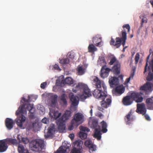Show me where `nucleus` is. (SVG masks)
<instances>
[{
    "label": "nucleus",
    "instance_id": "obj_6",
    "mask_svg": "<svg viewBox=\"0 0 153 153\" xmlns=\"http://www.w3.org/2000/svg\"><path fill=\"white\" fill-rule=\"evenodd\" d=\"M30 146L32 150L35 152L40 151L44 147V141L41 140H36L33 141Z\"/></svg>",
    "mask_w": 153,
    "mask_h": 153
},
{
    "label": "nucleus",
    "instance_id": "obj_4",
    "mask_svg": "<svg viewBox=\"0 0 153 153\" xmlns=\"http://www.w3.org/2000/svg\"><path fill=\"white\" fill-rule=\"evenodd\" d=\"M76 88L82 91V94L81 97L82 99H86L87 97L91 95V92L88 86L82 83H79L76 86Z\"/></svg>",
    "mask_w": 153,
    "mask_h": 153
},
{
    "label": "nucleus",
    "instance_id": "obj_63",
    "mask_svg": "<svg viewBox=\"0 0 153 153\" xmlns=\"http://www.w3.org/2000/svg\"><path fill=\"white\" fill-rule=\"evenodd\" d=\"M98 116L100 117V118H101V117H103V114H101V113H99L98 114Z\"/></svg>",
    "mask_w": 153,
    "mask_h": 153
},
{
    "label": "nucleus",
    "instance_id": "obj_59",
    "mask_svg": "<svg viewBox=\"0 0 153 153\" xmlns=\"http://www.w3.org/2000/svg\"><path fill=\"white\" fill-rule=\"evenodd\" d=\"M147 22V20L146 18L143 17L142 19L141 25H142L143 23H146Z\"/></svg>",
    "mask_w": 153,
    "mask_h": 153
},
{
    "label": "nucleus",
    "instance_id": "obj_49",
    "mask_svg": "<svg viewBox=\"0 0 153 153\" xmlns=\"http://www.w3.org/2000/svg\"><path fill=\"white\" fill-rule=\"evenodd\" d=\"M80 129L81 131H87L88 132L90 131V129L87 127H85L81 126L79 128Z\"/></svg>",
    "mask_w": 153,
    "mask_h": 153
},
{
    "label": "nucleus",
    "instance_id": "obj_47",
    "mask_svg": "<svg viewBox=\"0 0 153 153\" xmlns=\"http://www.w3.org/2000/svg\"><path fill=\"white\" fill-rule=\"evenodd\" d=\"M76 123L74 122L72 123V120L71 121V124L68 127V129L70 130H73L74 127H77L78 126L76 125Z\"/></svg>",
    "mask_w": 153,
    "mask_h": 153
},
{
    "label": "nucleus",
    "instance_id": "obj_57",
    "mask_svg": "<svg viewBox=\"0 0 153 153\" xmlns=\"http://www.w3.org/2000/svg\"><path fill=\"white\" fill-rule=\"evenodd\" d=\"M47 85V83L46 82L41 83L40 85L41 88L42 89H44Z\"/></svg>",
    "mask_w": 153,
    "mask_h": 153
},
{
    "label": "nucleus",
    "instance_id": "obj_42",
    "mask_svg": "<svg viewBox=\"0 0 153 153\" xmlns=\"http://www.w3.org/2000/svg\"><path fill=\"white\" fill-rule=\"evenodd\" d=\"M117 62H119L117 60L116 58L115 57H114L111 58L109 64L110 65H112L114 63V64H116Z\"/></svg>",
    "mask_w": 153,
    "mask_h": 153
},
{
    "label": "nucleus",
    "instance_id": "obj_39",
    "mask_svg": "<svg viewBox=\"0 0 153 153\" xmlns=\"http://www.w3.org/2000/svg\"><path fill=\"white\" fill-rule=\"evenodd\" d=\"M66 149H64L63 148V147L61 146L57 151L54 153H66Z\"/></svg>",
    "mask_w": 153,
    "mask_h": 153
},
{
    "label": "nucleus",
    "instance_id": "obj_7",
    "mask_svg": "<svg viewBox=\"0 0 153 153\" xmlns=\"http://www.w3.org/2000/svg\"><path fill=\"white\" fill-rule=\"evenodd\" d=\"M84 116L80 113H78L75 114L74 118L72 120V122H74L76 123V125L78 126L79 125L83 123Z\"/></svg>",
    "mask_w": 153,
    "mask_h": 153
},
{
    "label": "nucleus",
    "instance_id": "obj_14",
    "mask_svg": "<svg viewBox=\"0 0 153 153\" xmlns=\"http://www.w3.org/2000/svg\"><path fill=\"white\" fill-rule=\"evenodd\" d=\"M140 89L144 91L146 93L152 91V84L151 83L147 82L146 84L141 87Z\"/></svg>",
    "mask_w": 153,
    "mask_h": 153
},
{
    "label": "nucleus",
    "instance_id": "obj_51",
    "mask_svg": "<svg viewBox=\"0 0 153 153\" xmlns=\"http://www.w3.org/2000/svg\"><path fill=\"white\" fill-rule=\"evenodd\" d=\"M67 56L68 57L71 59H73L74 57V52H70L68 53Z\"/></svg>",
    "mask_w": 153,
    "mask_h": 153
},
{
    "label": "nucleus",
    "instance_id": "obj_16",
    "mask_svg": "<svg viewBox=\"0 0 153 153\" xmlns=\"http://www.w3.org/2000/svg\"><path fill=\"white\" fill-rule=\"evenodd\" d=\"M4 140L5 141L7 145L8 144L9 145H13L17 146L19 144L18 141L16 139H15L7 138L4 139Z\"/></svg>",
    "mask_w": 153,
    "mask_h": 153
},
{
    "label": "nucleus",
    "instance_id": "obj_32",
    "mask_svg": "<svg viewBox=\"0 0 153 153\" xmlns=\"http://www.w3.org/2000/svg\"><path fill=\"white\" fill-rule=\"evenodd\" d=\"M71 112L70 110H67L66 111L65 113L61 117V118H63L64 120H66L69 118L71 117Z\"/></svg>",
    "mask_w": 153,
    "mask_h": 153
},
{
    "label": "nucleus",
    "instance_id": "obj_38",
    "mask_svg": "<svg viewBox=\"0 0 153 153\" xmlns=\"http://www.w3.org/2000/svg\"><path fill=\"white\" fill-rule=\"evenodd\" d=\"M98 122L97 120L95 119H94L92 120L91 126V127L92 128H96L97 127L98 128H99V127H100V126H101L100 125L98 126Z\"/></svg>",
    "mask_w": 153,
    "mask_h": 153
},
{
    "label": "nucleus",
    "instance_id": "obj_28",
    "mask_svg": "<svg viewBox=\"0 0 153 153\" xmlns=\"http://www.w3.org/2000/svg\"><path fill=\"white\" fill-rule=\"evenodd\" d=\"M57 95H53L51 96V102L49 106L54 107L56 105L57 101Z\"/></svg>",
    "mask_w": 153,
    "mask_h": 153
},
{
    "label": "nucleus",
    "instance_id": "obj_44",
    "mask_svg": "<svg viewBox=\"0 0 153 153\" xmlns=\"http://www.w3.org/2000/svg\"><path fill=\"white\" fill-rule=\"evenodd\" d=\"M59 62L61 64H68L69 62V59L67 58L63 59L60 60Z\"/></svg>",
    "mask_w": 153,
    "mask_h": 153
},
{
    "label": "nucleus",
    "instance_id": "obj_41",
    "mask_svg": "<svg viewBox=\"0 0 153 153\" xmlns=\"http://www.w3.org/2000/svg\"><path fill=\"white\" fill-rule=\"evenodd\" d=\"M35 109L31 110V111L29 112V116L30 118L31 119H34L35 117Z\"/></svg>",
    "mask_w": 153,
    "mask_h": 153
},
{
    "label": "nucleus",
    "instance_id": "obj_40",
    "mask_svg": "<svg viewBox=\"0 0 153 153\" xmlns=\"http://www.w3.org/2000/svg\"><path fill=\"white\" fill-rule=\"evenodd\" d=\"M79 137L82 139L86 138L87 136V134L83 132H80L79 134Z\"/></svg>",
    "mask_w": 153,
    "mask_h": 153
},
{
    "label": "nucleus",
    "instance_id": "obj_56",
    "mask_svg": "<svg viewBox=\"0 0 153 153\" xmlns=\"http://www.w3.org/2000/svg\"><path fill=\"white\" fill-rule=\"evenodd\" d=\"M53 68L59 71H60L61 70V69L59 67L58 65L56 64L54 65Z\"/></svg>",
    "mask_w": 153,
    "mask_h": 153
},
{
    "label": "nucleus",
    "instance_id": "obj_48",
    "mask_svg": "<svg viewBox=\"0 0 153 153\" xmlns=\"http://www.w3.org/2000/svg\"><path fill=\"white\" fill-rule=\"evenodd\" d=\"M123 27L124 29V30H123V31H125L126 32L125 30L124 29V28H126V29H127L128 32H130V27L129 26V25L128 24L124 25L123 26Z\"/></svg>",
    "mask_w": 153,
    "mask_h": 153
},
{
    "label": "nucleus",
    "instance_id": "obj_29",
    "mask_svg": "<svg viewBox=\"0 0 153 153\" xmlns=\"http://www.w3.org/2000/svg\"><path fill=\"white\" fill-rule=\"evenodd\" d=\"M74 148H76L77 150L82 151V142L80 140H77L74 143Z\"/></svg>",
    "mask_w": 153,
    "mask_h": 153
},
{
    "label": "nucleus",
    "instance_id": "obj_2",
    "mask_svg": "<svg viewBox=\"0 0 153 153\" xmlns=\"http://www.w3.org/2000/svg\"><path fill=\"white\" fill-rule=\"evenodd\" d=\"M31 97L32 96H28L27 99L24 97L22 98L21 101L22 105L20 106L18 110L16 111V115L18 116L20 114H26L27 111L25 109V107L29 112L31 111V110L35 109L33 107V104L29 103L31 101L30 99Z\"/></svg>",
    "mask_w": 153,
    "mask_h": 153
},
{
    "label": "nucleus",
    "instance_id": "obj_34",
    "mask_svg": "<svg viewBox=\"0 0 153 153\" xmlns=\"http://www.w3.org/2000/svg\"><path fill=\"white\" fill-rule=\"evenodd\" d=\"M77 73L78 75H82L85 72V69L82 68V66H78L77 68Z\"/></svg>",
    "mask_w": 153,
    "mask_h": 153
},
{
    "label": "nucleus",
    "instance_id": "obj_18",
    "mask_svg": "<svg viewBox=\"0 0 153 153\" xmlns=\"http://www.w3.org/2000/svg\"><path fill=\"white\" fill-rule=\"evenodd\" d=\"M93 42L96 46L100 47L102 45L101 38L99 35L93 37Z\"/></svg>",
    "mask_w": 153,
    "mask_h": 153
},
{
    "label": "nucleus",
    "instance_id": "obj_25",
    "mask_svg": "<svg viewBox=\"0 0 153 153\" xmlns=\"http://www.w3.org/2000/svg\"><path fill=\"white\" fill-rule=\"evenodd\" d=\"M8 146L4 140H0V152H5L7 149Z\"/></svg>",
    "mask_w": 153,
    "mask_h": 153
},
{
    "label": "nucleus",
    "instance_id": "obj_61",
    "mask_svg": "<svg viewBox=\"0 0 153 153\" xmlns=\"http://www.w3.org/2000/svg\"><path fill=\"white\" fill-rule=\"evenodd\" d=\"M145 117L146 119L148 120H150V118L149 116L147 114H145Z\"/></svg>",
    "mask_w": 153,
    "mask_h": 153
},
{
    "label": "nucleus",
    "instance_id": "obj_12",
    "mask_svg": "<svg viewBox=\"0 0 153 153\" xmlns=\"http://www.w3.org/2000/svg\"><path fill=\"white\" fill-rule=\"evenodd\" d=\"M69 97L73 106H76L78 105L79 98L77 96L74 95L72 93H71L69 94Z\"/></svg>",
    "mask_w": 153,
    "mask_h": 153
},
{
    "label": "nucleus",
    "instance_id": "obj_24",
    "mask_svg": "<svg viewBox=\"0 0 153 153\" xmlns=\"http://www.w3.org/2000/svg\"><path fill=\"white\" fill-rule=\"evenodd\" d=\"M55 128L54 125L51 126L48 128V131L46 134L45 135V138H48L49 137H51L53 133L55 131Z\"/></svg>",
    "mask_w": 153,
    "mask_h": 153
},
{
    "label": "nucleus",
    "instance_id": "obj_45",
    "mask_svg": "<svg viewBox=\"0 0 153 153\" xmlns=\"http://www.w3.org/2000/svg\"><path fill=\"white\" fill-rule=\"evenodd\" d=\"M153 79V74L151 71L149 72L147 77V80L148 81H151Z\"/></svg>",
    "mask_w": 153,
    "mask_h": 153
},
{
    "label": "nucleus",
    "instance_id": "obj_11",
    "mask_svg": "<svg viewBox=\"0 0 153 153\" xmlns=\"http://www.w3.org/2000/svg\"><path fill=\"white\" fill-rule=\"evenodd\" d=\"M130 96L133 100L137 102H140L143 100V98L139 93L133 92L131 94Z\"/></svg>",
    "mask_w": 153,
    "mask_h": 153
},
{
    "label": "nucleus",
    "instance_id": "obj_31",
    "mask_svg": "<svg viewBox=\"0 0 153 153\" xmlns=\"http://www.w3.org/2000/svg\"><path fill=\"white\" fill-rule=\"evenodd\" d=\"M73 81L72 78L70 77H67L65 79L62 80L61 83L63 84L71 85L73 83Z\"/></svg>",
    "mask_w": 153,
    "mask_h": 153
},
{
    "label": "nucleus",
    "instance_id": "obj_33",
    "mask_svg": "<svg viewBox=\"0 0 153 153\" xmlns=\"http://www.w3.org/2000/svg\"><path fill=\"white\" fill-rule=\"evenodd\" d=\"M97 63L100 66H106V63L104 57H100L98 60Z\"/></svg>",
    "mask_w": 153,
    "mask_h": 153
},
{
    "label": "nucleus",
    "instance_id": "obj_43",
    "mask_svg": "<svg viewBox=\"0 0 153 153\" xmlns=\"http://www.w3.org/2000/svg\"><path fill=\"white\" fill-rule=\"evenodd\" d=\"M89 151L90 153H92L96 150V146L92 144L89 147Z\"/></svg>",
    "mask_w": 153,
    "mask_h": 153
},
{
    "label": "nucleus",
    "instance_id": "obj_62",
    "mask_svg": "<svg viewBox=\"0 0 153 153\" xmlns=\"http://www.w3.org/2000/svg\"><path fill=\"white\" fill-rule=\"evenodd\" d=\"M60 80L57 79L56 80V84L57 85L60 86Z\"/></svg>",
    "mask_w": 153,
    "mask_h": 153
},
{
    "label": "nucleus",
    "instance_id": "obj_58",
    "mask_svg": "<svg viewBox=\"0 0 153 153\" xmlns=\"http://www.w3.org/2000/svg\"><path fill=\"white\" fill-rule=\"evenodd\" d=\"M36 122H33L31 123L30 125V128H33L36 126Z\"/></svg>",
    "mask_w": 153,
    "mask_h": 153
},
{
    "label": "nucleus",
    "instance_id": "obj_15",
    "mask_svg": "<svg viewBox=\"0 0 153 153\" xmlns=\"http://www.w3.org/2000/svg\"><path fill=\"white\" fill-rule=\"evenodd\" d=\"M50 112L49 114L50 117L55 120L59 118L61 115V113H59L57 111H55L53 109L49 108Z\"/></svg>",
    "mask_w": 153,
    "mask_h": 153
},
{
    "label": "nucleus",
    "instance_id": "obj_53",
    "mask_svg": "<svg viewBox=\"0 0 153 153\" xmlns=\"http://www.w3.org/2000/svg\"><path fill=\"white\" fill-rule=\"evenodd\" d=\"M140 58V55L138 53H136L135 58V62L136 64H137Z\"/></svg>",
    "mask_w": 153,
    "mask_h": 153
},
{
    "label": "nucleus",
    "instance_id": "obj_20",
    "mask_svg": "<svg viewBox=\"0 0 153 153\" xmlns=\"http://www.w3.org/2000/svg\"><path fill=\"white\" fill-rule=\"evenodd\" d=\"M21 116H19L16 119V123L18 126L20 128L22 126L23 123L26 120V117L24 116L23 114H21Z\"/></svg>",
    "mask_w": 153,
    "mask_h": 153
},
{
    "label": "nucleus",
    "instance_id": "obj_8",
    "mask_svg": "<svg viewBox=\"0 0 153 153\" xmlns=\"http://www.w3.org/2000/svg\"><path fill=\"white\" fill-rule=\"evenodd\" d=\"M101 100H102L101 102V106L105 108H107L108 107L111 103V99L108 97L107 95Z\"/></svg>",
    "mask_w": 153,
    "mask_h": 153
},
{
    "label": "nucleus",
    "instance_id": "obj_60",
    "mask_svg": "<svg viewBox=\"0 0 153 153\" xmlns=\"http://www.w3.org/2000/svg\"><path fill=\"white\" fill-rule=\"evenodd\" d=\"M69 137L71 138V140H72L74 139V134H69Z\"/></svg>",
    "mask_w": 153,
    "mask_h": 153
},
{
    "label": "nucleus",
    "instance_id": "obj_9",
    "mask_svg": "<svg viewBox=\"0 0 153 153\" xmlns=\"http://www.w3.org/2000/svg\"><path fill=\"white\" fill-rule=\"evenodd\" d=\"M134 116L133 115L131 110L128 113L125 117V120L126 124L130 125L135 119Z\"/></svg>",
    "mask_w": 153,
    "mask_h": 153
},
{
    "label": "nucleus",
    "instance_id": "obj_55",
    "mask_svg": "<svg viewBox=\"0 0 153 153\" xmlns=\"http://www.w3.org/2000/svg\"><path fill=\"white\" fill-rule=\"evenodd\" d=\"M42 123H44L47 124L48 123L49 120L48 119L45 117L42 119Z\"/></svg>",
    "mask_w": 153,
    "mask_h": 153
},
{
    "label": "nucleus",
    "instance_id": "obj_50",
    "mask_svg": "<svg viewBox=\"0 0 153 153\" xmlns=\"http://www.w3.org/2000/svg\"><path fill=\"white\" fill-rule=\"evenodd\" d=\"M93 144L92 141L89 140H87L86 141L85 143V146L87 147H89L91 145Z\"/></svg>",
    "mask_w": 153,
    "mask_h": 153
},
{
    "label": "nucleus",
    "instance_id": "obj_26",
    "mask_svg": "<svg viewBox=\"0 0 153 153\" xmlns=\"http://www.w3.org/2000/svg\"><path fill=\"white\" fill-rule=\"evenodd\" d=\"M17 138L19 140V144L23 143L24 144H26L28 143L29 142V140L27 137H22L19 135H17Z\"/></svg>",
    "mask_w": 153,
    "mask_h": 153
},
{
    "label": "nucleus",
    "instance_id": "obj_52",
    "mask_svg": "<svg viewBox=\"0 0 153 153\" xmlns=\"http://www.w3.org/2000/svg\"><path fill=\"white\" fill-rule=\"evenodd\" d=\"M71 153H82V151L77 150L76 148H73L71 150Z\"/></svg>",
    "mask_w": 153,
    "mask_h": 153
},
{
    "label": "nucleus",
    "instance_id": "obj_1",
    "mask_svg": "<svg viewBox=\"0 0 153 153\" xmlns=\"http://www.w3.org/2000/svg\"><path fill=\"white\" fill-rule=\"evenodd\" d=\"M92 84L97 88L93 92L94 97L100 100L107 96V87L103 81L95 76L93 80Z\"/></svg>",
    "mask_w": 153,
    "mask_h": 153
},
{
    "label": "nucleus",
    "instance_id": "obj_27",
    "mask_svg": "<svg viewBox=\"0 0 153 153\" xmlns=\"http://www.w3.org/2000/svg\"><path fill=\"white\" fill-rule=\"evenodd\" d=\"M124 91L125 89L123 87L117 86L115 89L114 94L117 95H121L124 92Z\"/></svg>",
    "mask_w": 153,
    "mask_h": 153
},
{
    "label": "nucleus",
    "instance_id": "obj_21",
    "mask_svg": "<svg viewBox=\"0 0 153 153\" xmlns=\"http://www.w3.org/2000/svg\"><path fill=\"white\" fill-rule=\"evenodd\" d=\"M5 123L6 126L8 130H10L13 128L14 123L12 119L7 118L5 120Z\"/></svg>",
    "mask_w": 153,
    "mask_h": 153
},
{
    "label": "nucleus",
    "instance_id": "obj_5",
    "mask_svg": "<svg viewBox=\"0 0 153 153\" xmlns=\"http://www.w3.org/2000/svg\"><path fill=\"white\" fill-rule=\"evenodd\" d=\"M100 125L101 127H99L98 128H96L94 134V137L98 140H100L102 134L101 131L103 133H105L108 131L107 129V124L104 121H102L100 123Z\"/></svg>",
    "mask_w": 153,
    "mask_h": 153
},
{
    "label": "nucleus",
    "instance_id": "obj_54",
    "mask_svg": "<svg viewBox=\"0 0 153 153\" xmlns=\"http://www.w3.org/2000/svg\"><path fill=\"white\" fill-rule=\"evenodd\" d=\"M150 55H148L147 58V59H146V63L145 66L144 71V74H145V73L146 72L147 67L148 65V62L149 59V58L150 57Z\"/></svg>",
    "mask_w": 153,
    "mask_h": 153
},
{
    "label": "nucleus",
    "instance_id": "obj_23",
    "mask_svg": "<svg viewBox=\"0 0 153 153\" xmlns=\"http://www.w3.org/2000/svg\"><path fill=\"white\" fill-rule=\"evenodd\" d=\"M65 121L61 117L56 120V123L58 126V128L59 130H63L64 129V123Z\"/></svg>",
    "mask_w": 153,
    "mask_h": 153
},
{
    "label": "nucleus",
    "instance_id": "obj_19",
    "mask_svg": "<svg viewBox=\"0 0 153 153\" xmlns=\"http://www.w3.org/2000/svg\"><path fill=\"white\" fill-rule=\"evenodd\" d=\"M122 102L124 105L128 106L131 105L132 103L133 100L130 95L127 96L123 98Z\"/></svg>",
    "mask_w": 153,
    "mask_h": 153
},
{
    "label": "nucleus",
    "instance_id": "obj_35",
    "mask_svg": "<svg viewBox=\"0 0 153 153\" xmlns=\"http://www.w3.org/2000/svg\"><path fill=\"white\" fill-rule=\"evenodd\" d=\"M88 51L90 53H94L97 51V49L93 44H90L88 48Z\"/></svg>",
    "mask_w": 153,
    "mask_h": 153
},
{
    "label": "nucleus",
    "instance_id": "obj_64",
    "mask_svg": "<svg viewBox=\"0 0 153 153\" xmlns=\"http://www.w3.org/2000/svg\"><path fill=\"white\" fill-rule=\"evenodd\" d=\"M98 109L99 110L102 111H103V109L101 107H98Z\"/></svg>",
    "mask_w": 153,
    "mask_h": 153
},
{
    "label": "nucleus",
    "instance_id": "obj_17",
    "mask_svg": "<svg viewBox=\"0 0 153 153\" xmlns=\"http://www.w3.org/2000/svg\"><path fill=\"white\" fill-rule=\"evenodd\" d=\"M111 69V71L116 74H119L120 73V64L119 62H117Z\"/></svg>",
    "mask_w": 153,
    "mask_h": 153
},
{
    "label": "nucleus",
    "instance_id": "obj_10",
    "mask_svg": "<svg viewBox=\"0 0 153 153\" xmlns=\"http://www.w3.org/2000/svg\"><path fill=\"white\" fill-rule=\"evenodd\" d=\"M111 69L107 67L106 66H103L101 68L100 76L101 78H105L108 77Z\"/></svg>",
    "mask_w": 153,
    "mask_h": 153
},
{
    "label": "nucleus",
    "instance_id": "obj_3",
    "mask_svg": "<svg viewBox=\"0 0 153 153\" xmlns=\"http://www.w3.org/2000/svg\"><path fill=\"white\" fill-rule=\"evenodd\" d=\"M121 33L122 36L121 38L117 37L115 40L111 37L110 42V44L111 45L113 46L116 48H118L121 46L122 43L123 48L125 49L127 47V46H125L127 39L126 33L125 31H122Z\"/></svg>",
    "mask_w": 153,
    "mask_h": 153
},
{
    "label": "nucleus",
    "instance_id": "obj_36",
    "mask_svg": "<svg viewBox=\"0 0 153 153\" xmlns=\"http://www.w3.org/2000/svg\"><path fill=\"white\" fill-rule=\"evenodd\" d=\"M66 96L65 94H63L61 96L60 99L61 101V102L64 105H66L67 104V102L66 100Z\"/></svg>",
    "mask_w": 153,
    "mask_h": 153
},
{
    "label": "nucleus",
    "instance_id": "obj_46",
    "mask_svg": "<svg viewBox=\"0 0 153 153\" xmlns=\"http://www.w3.org/2000/svg\"><path fill=\"white\" fill-rule=\"evenodd\" d=\"M134 75V72H133L131 74L129 77L126 79L125 82V83L126 84L130 82L131 79H133Z\"/></svg>",
    "mask_w": 153,
    "mask_h": 153
},
{
    "label": "nucleus",
    "instance_id": "obj_37",
    "mask_svg": "<svg viewBox=\"0 0 153 153\" xmlns=\"http://www.w3.org/2000/svg\"><path fill=\"white\" fill-rule=\"evenodd\" d=\"M18 146V150L19 153H22L25 152L26 150L25 149V148L23 145L21 144H19Z\"/></svg>",
    "mask_w": 153,
    "mask_h": 153
},
{
    "label": "nucleus",
    "instance_id": "obj_22",
    "mask_svg": "<svg viewBox=\"0 0 153 153\" xmlns=\"http://www.w3.org/2000/svg\"><path fill=\"white\" fill-rule=\"evenodd\" d=\"M109 82L111 87H113L116 86L119 84V79L118 78L115 77H109Z\"/></svg>",
    "mask_w": 153,
    "mask_h": 153
},
{
    "label": "nucleus",
    "instance_id": "obj_30",
    "mask_svg": "<svg viewBox=\"0 0 153 153\" xmlns=\"http://www.w3.org/2000/svg\"><path fill=\"white\" fill-rule=\"evenodd\" d=\"M146 102L148 108L153 110V100L152 98H147L146 100Z\"/></svg>",
    "mask_w": 153,
    "mask_h": 153
},
{
    "label": "nucleus",
    "instance_id": "obj_13",
    "mask_svg": "<svg viewBox=\"0 0 153 153\" xmlns=\"http://www.w3.org/2000/svg\"><path fill=\"white\" fill-rule=\"evenodd\" d=\"M137 107L136 111L138 113L142 114L143 115H145L146 114V110L144 104H138L137 105Z\"/></svg>",
    "mask_w": 153,
    "mask_h": 153
}]
</instances>
